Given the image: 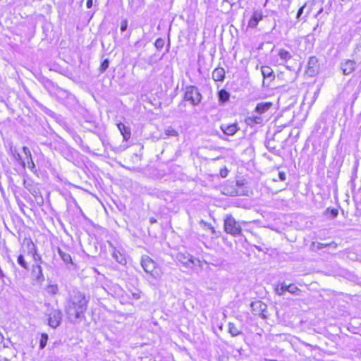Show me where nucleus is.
<instances>
[{
	"label": "nucleus",
	"mask_w": 361,
	"mask_h": 361,
	"mask_svg": "<svg viewBox=\"0 0 361 361\" xmlns=\"http://www.w3.org/2000/svg\"><path fill=\"white\" fill-rule=\"evenodd\" d=\"M155 45L157 47H160L163 45V41L161 39H157L155 42Z\"/></svg>",
	"instance_id": "obj_40"
},
{
	"label": "nucleus",
	"mask_w": 361,
	"mask_h": 361,
	"mask_svg": "<svg viewBox=\"0 0 361 361\" xmlns=\"http://www.w3.org/2000/svg\"><path fill=\"white\" fill-rule=\"evenodd\" d=\"M225 231L232 235L241 234L242 228L239 222H237L232 216H227L224 220Z\"/></svg>",
	"instance_id": "obj_3"
},
{
	"label": "nucleus",
	"mask_w": 361,
	"mask_h": 361,
	"mask_svg": "<svg viewBox=\"0 0 361 361\" xmlns=\"http://www.w3.org/2000/svg\"><path fill=\"white\" fill-rule=\"evenodd\" d=\"M88 300L80 291H73L70 295L65 308V312L71 322H76L87 310Z\"/></svg>",
	"instance_id": "obj_1"
},
{
	"label": "nucleus",
	"mask_w": 361,
	"mask_h": 361,
	"mask_svg": "<svg viewBox=\"0 0 361 361\" xmlns=\"http://www.w3.org/2000/svg\"><path fill=\"white\" fill-rule=\"evenodd\" d=\"M338 214V212L337 209H331V214L332 217H334V218L336 217Z\"/></svg>",
	"instance_id": "obj_39"
},
{
	"label": "nucleus",
	"mask_w": 361,
	"mask_h": 361,
	"mask_svg": "<svg viewBox=\"0 0 361 361\" xmlns=\"http://www.w3.org/2000/svg\"><path fill=\"white\" fill-rule=\"evenodd\" d=\"M46 291L49 295H54L57 294L59 291V287L56 284H49L46 287Z\"/></svg>",
	"instance_id": "obj_24"
},
{
	"label": "nucleus",
	"mask_w": 361,
	"mask_h": 361,
	"mask_svg": "<svg viewBox=\"0 0 361 361\" xmlns=\"http://www.w3.org/2000/svg\"><path fill=\"white\" fill-rule=\"evenodd\" d=\"M48 319V324L50 327L56 329L58 327L62 321V312L58 308H54L47 305V309L45 312Z\"/></svg>",
	"instance_id": "obj_2"
},
{
	"label": "nucleus",
	"mask_w": 361,
	"mask_h": 361,
	"mask_svg": "<svg viewBox=\"0 0 361 361\" xmlns=\"http://www.w3.org/2000/svg\"><path fill=\"white\" fill-rule=\"evenodd\" d=\"M318 60L315 56H311L309 59L308 63H307V73L313 76L315 74H317L318 71V66H317Z\"/></svg>",
	"instance_id": "obj_10"
},
{
	"label": "nucleus",
	"mask_w": 361,
	"mask_h": 361,
	"mask_svg": "<svg viewBox=\"0 0 361 361\" xmlns=\"http://www.w3.org/2000/svg\"><path fill=\"white\" fill-rule=\"evenodd\" d=\"M11 154L13 159L18 161L23 168H25L26 162L22 159L21 155L16 148L11 147Z\"/></svg>",
	"instance_id": "obj_18"
},
{
	"label": "nucleus",
	"mask_w": 361,
	"mask_h": 361,
	"mask_svg": "<svg viewBox=\"0 0 361 361\" xmlns=\"http://www.w3.org/2000/svg\"><path fill=\"white\" fill-rule=\"evenodd\" d=\"M93 0H87L86 6L87 8H90L92 6Z\"/></svg>",
	"instance_id": "obj_41"
},
{
	"label": "nucleus",
	"mask_w": 361,
	"mask_h": 361,
	"mask_svg": "<svg viewBox=\"0 0 361 361\" xmlns=\"http://www.w3.org/2000/svg\"><path fill=\"white\" fill-rule=\"evenodd\" d=\"M32 276L38 282L44 281V277L42 273V268L38 263L32 265Z\"/></svg>",
	"instance_id": "obj_12"
},
{
	"label": "nucleus",
	"mask_w": 361,
	"mask_h": 361,
	"mask_svg": "<svg viewBox=\"0 0 361 361\" xmlns=\"http://www.w3.org/2000/svg\"><path fill=\"white\" fill-rule=\"evenodd\" d=\"M109 67V61L105 59L101 64L100 69L102 72L105 71Z\"/></svg>",
	"instance_id": "obj_35"
},
{
	"label": "nucleus",
	"mask_w": 361,
	"mask_h": 361,
	"mask_svg": "<svg viewBox=\"0 0 361 361\" xmlns=\"http://www.w3.org/2000/svg\"><path fill=\"white\" fill-rule=\"evenodd\" d=\"M279 54V57L281 58V59H282V60H283L285 61L290 59L291 57H292L291 54H290V52L286 51V50H285V49H280L279 51V54Z\"/></svg>",
	"instance_id": "obj_26"
},
{
	"label": "nucleus",
	"mask_w": 361,
	"mask_h": 361,
	"mask_svg": "<svg viewBox=\"0 0 361 361\" xmlns=\"http://www.w3.org/2000/svg\"><path fill=\"white\" fill-rule=\"evenodd\" d=\"M150 222H151L152 224H153V223L156 222V220H155L154 219H153V218H151V219H150Z\"/></svg>",
	"instance_id": "obj_44"
},
{
	"label": "nucleus",
	"mask_w": 361,
	"mask_h": 361,
	"mask_svg": "<svg viewBox=\"0 0 361 361\" xmlns=\"http://www.w3.org/2000/svg\"><path fill=\"white\" fill-rule=\"evenodd\" d=\"M286 290L291 294H296L300 291V289L294 284H290L287 286Z\"/></svg>",
	"instance_id": "obj_28"
},
{
	"label": "nucleus",
	"mask_w": 361,
	"mask_h": 361,
	"mask_svg": "<svg viewBox=\"0 0 361 361\" xmlns=\"http://www.w3.org/2000/svg\"><path fill=\"white\" fill-rule=\"evenodd\" d=\"M358 161H356L353 166V171H352V176H351V180H350V183H351V186L352 188H355V179L357 178V171H358Z\"/></svg>",
	"instance_id": "obj_22"
},
{
	"label": "nucleus",
	"mask_w": 361,
	"mask_h": 361,
	"mask_svg": "<svg viewBox=\"0 0 361 361\" xmlns=\"http://www.w3.org/2000/svg\"><path fill=\"white\" fill-rule=\"evenodd\" d=\"M262 12L259 10L255 11L248 22V27L251 28H255L257 26L259 22L262 20Z\"/></svg>",
	"instance_id": "obj_9"
},
{
	"label": "nucleus",
	"mask_w": 361,
	"mask_h": 361,
	"mask_svg": "<svg viewBox=\"0 0 361 361\" xmlns=\"http://www.w3.org/2000/svg\"><path fill=\"white\" fill-rule=\"evenodd\" d=\"M225 71L223 68H216L212 73V78L216 81H222L224 79Z\"/></svg>",
	"instance_id": "obj_19"
},
{
	"label": "nucleus",
	"mask_w": 361,
	"mask_h": 361,
	"mask_svg": "<svg viewBox=\"0 0 361 361\" xmlns=\"http://www.w3.org/2000/svg\"><path fill=\"white\" fill-rule=\"evenodd\" d=\"M128 20L123 19L121 23V31L124 32L127 30L128 27Z\"/></svg>",
	"instance_id": "obj_34"
},
{
	"label": "nucleus",
	"mask_w": 361,
	"mask_h": 361,
	"mask_svg": "<svg viewBox=\"0 0 361 361\" xmlns=\"http://www.w3.org/2000/svg\"><path fill=\"white\" fill-rule=\"evenodd\" d=\"M184 99L190 102L193 106L198 105L202 99V95L197 87L195 86H188L185 88Z\"/></svg>",
	"instance_id": "obj_4"
},
{
	"label": "nucleus",
	"mask_w": 361,
	"mask_h": 361,
	"mask_svg": "<svg viewBox=\"0 0 361 361\" xmlns=\"http://www.w3.org/2000/svg\"><path fill=\"white\" fill-rule=\"evenodd\" d=\"M130 7L137 6L143 0H128Z\"/></svg>",
	"instance_id": "obj_32"
},
{
	"label": "nucleus",
	"mask_w": 361,
	"mask_h": 361,
	"mask_svg": "<svg viewBox=\"0 0 361 361\" xmlns=\"http://www.w3.org/2000/svg\"><path fill=\"white\" fill-rule=\"evenodd\" d=\"M286 288H287V285L285 284L284 283H282L281 285V286H278L276 288V291L278 295H282L285 291H287L286 290Z\"/></svg>",
	"instance_id": "obj_31"
},
{
	"label": "nucleus",
	"mask_w": 361,
	"mask_h": 361,
	"mask_svg": "<svg viewBox=\"0 0 361 361\" xmlns=\"http://www.w3.org/2000/svg\"><path fill=\"white\" fill-rule=\"evenodd\" d=\"M18 264L24 268L25 269L27 270L29 269L28 264L25 261L23 255L20 254L17 259Z\"/></svg>",
	"instance_id": "obj_27"
},
{
	"label": "nucleus",
	"mask_w": 361,
	"mask_h": 361,
	"mask_svg": "<svg viewBox=\"0 0 361 361\" xmlns=\"http://www.w3.org/2000/svg\"><path fill=\"white\" fill-rule=\"evenodd\" d=\"M261 72L264 78H274L273 71L271 67L263 66L261 67Z\"/></svg>",
	"instance_id": "obj_20"
},
{
	"label": "nucleus",
	"mask_w": 361,
	"mask_h": 361,
	"mask_svg": "<svg viewBox=\"0 0 361 361\" xmlns=\"http://www.w3.org/2000/svg\"><path fill=\"white\" fill-rule=\"evenodd\" d=\"M141 264L147 273L150 274L151 276L155 279L158 278L159 275L156 271H154L155 268V263L151 258L149 257H143L142 259Z\"/></svg>",
	"instance_id": "obj_6"
},
{
	"label": "nucleus",
	"mask_w": 361,
	"mask_h": 361,
	"mask_svg": "<svg viewBox=\"0 0 361 361\" xmlns=\"http://www.w3.org/2000/svg\"><path fill=\"white\" fill-rule=\"evenodd\" d=\"M278 176H279V180L281 181L285 180L286 178V176L284 172H279Z\"/></svg>",
	"instance_id": "obj_37"
},
{
	"label": "nucleus",
	"mask_w": 361,
	"mask_h": 361,
	"mask_svg": "<svg viewBox=\"0 0 361 361\" xmlns=\"http://www.w3.org/2000/svg\"><path fill=\"white\" fill-rule=\"evenodd\" d=\"M178 260L181 262L184 266L193 268L195 267H200L201 262L197 258L193 257L188 253L179 252L177 255Z\"/></svg>",
	"instance_id": "obj_5"
},
{
	"label": "nucleus",
	"mask_w": 361,
	"mask_h": 361,
	"mask_svg": "<svg viewBox=\"0 0 361 361\" xmlns=\"http://www.w3.org/2000/svg\"><path fill=\"white\" fill-rule=\"evenodd\" d=\"M165 135L167 136H178V133L172 127H169L165 130Z\"/></svg>",
	"instance_id": "obj_30"
},
{
	"label": "nucleus",
	"mask_w": 361,
	"mask_h": 361,
	"mask_svg": "<svg viewBox=\"0 0 361 361\" xmlns=\"http://www.w3.org/2000/svg\"><path fill=\"white\" fill-rule=\"evenodd\" d=\"M23 152L25 156V159L27 160V164L28 169L33 173H36V166L32 160V154L30 149L27 147L24 146L23 147Z\"/></svg>",
	"instance_id": "obj_8"
},
{
	"label": "nucleus",
	"mask_w": 361,
	"mask_h": 361,
	"mask_svg": "<svg viewBox=\"0 0 361 361\" xmlns=\"http://www.w3.org/2000/svg\"><path fill=\"white\" fill-rule=\"evenodd\" d=\"M48 341V335L47 334H42L40 338V342H39V348L41 349H43L47 343Z\"/></svg>",
	"instance_id": "obj_29"
},
{
	"label": "nucleus",
	"mask_w": 361,
	"mask_h": 361,
	"mask_svg": "<svg viewBox=\"0 0 361 361\" xmlns=\"http://www.w3.org/2000/svg\"><path fill=\"white\" fill-rule=\"evenodd\" d=\"M113 258L119 264L124 265L126 264L127 260L125 255L120 251L117 250L115 247H113L112 250Z\"/></svg>",
	"instance_id": "obj_15"
},
{
	"label": "nucleus",
	"mask_w": 361,
	"mask_h": 361,
	"mask_svg": "<svg viewBox=\"0 0 361 361\" xmlns=\"http://www.w3.org/2000/svg\"><path fill=\"white\" fill-rule=\"evenodd\" d=\"M228 331L232 336H237L241 334V331H239L233 323L228 324Z\"/></svg>",
	"instance_id": "obj_25"
},
{
	"label": "nucleus",
	"mask_w": 361,
	"mask_h": 361,
	"mask_svg": "<svg viewBox=\"0 0 361 361\" xmlns=\"http://www.w3.org/2000/svg\"><path fill=\"white\" fill-rule=\"evenodd\" d=\"M341 1H342L343 2H345V3L350 1V0H341Z\"/></svg>",
	"instance_id": "obj_45"
},
{
	"label": "nucleus",
	"mask_w": 361,
	"mask_h": 361,
	"mask_svg": "<svg viewBox=\"0 0 361 361\" xmlns=\"http://www.w3.org/2000/svg\"><path fill=\"white\" fill-rule=\"evenodd\" d=\"M27 247L28 252L32 255L33 260L36 262H42V257L39 254H37L35 245L33 244L32 241H29L27 243Z\"/></svg>",
	"instance_id": "obj_16"
},
{
	"label": "nucleus",
	"mask_w": 361,
	"mask_h": 361,
	"mask_svg": "<svg viewBox=\"0 0 361 361\" xmlns=\"http://www.w3.org/2000/svg\"><path fill=\"white\" fill-rule=\"evenodd\" d=\"M306 4H304L302 7H300L298 11V13H297V18L299 19L302 15V13H303V11H304V8L305 7Z\"/></svg>",
	"instance_id": "obj_36"
},
{
	"label": "nucleus",
	"mask_w": 361,
	"mask_h": 361,
	"mask_svg": "<svg viewBox=\"0 0 361 361\" xmlns=\"http://www.w3.org/2000/svg\"><path fill=\"white\" fill-rule=\"evenodd\" d=\"M117 127L123 135V140L128 141L131 135L130 129L129 127L126 126L125 124L122 123H119L117 124Z\"/></svg>",
	"instance_id": "obj_14"
},
{
	"label": "nucleus",
	"mask_w": 361,
	"mask_h": 361,
	"mask_svg": "<svg viewBox=\"0 0 361 361\" xmlns=\"http://www.w3.org/2000/svg\"><path fill=\"white\" fill-rule=\"evenodd\" d=\"M219 99L221 102L224 103L228 101L230 98V94L226 91L225 90H221L219 92L218 94Z\"/></svg>",
	"instance_id": "obj_23"
},
{
	"label": "nucleus",
	"mask_w": 361,
	"mask_h": 361,
	"mask_svg": "<svg viewBox=\"0 0 361 361\" xmlns=\"http://www.w3.org/2000/svg\"><path fill=\"white\" fill-rule=\"evenodd\" d=\"M327 246H331L333 248H336L337 247V244L335 243L334 242H332L329 244H324V243L318 244V248H323V247H326Z\"/></svg>",
	"instance_id": "obj_33"
},
{
	"label": "nucleus",
	"mask_w": 361,
	"mask_h": 361,
	"mask_svg": "<svg viewBox=\"0 0 361 361\" xmlns=\"http://www.w3.org/2000/svg\"><path fill=\"white\" fill-rule=\"evenodd\" d=\"M221 130L224 133V134L227 135H233L238 130V127L236 124H231L229 126H221Z\"/></svg>",
	"instance_id": "obj_17"
},
{
	"label": "nucleus",
	"mask_w": 361,
	"mask_h": 361,
	"mask_svg": "<svg viewBox=\"0 0 361 361\" xmlns=\"http://www.w3.org/2000/svg\"><path fill=\"white\" fill-rule=\"evenodd\" d=\"M264 121V117L260 115H252L245 119V123L247 126L254 127L257 124H261Z\"/></svg>",
	"instance_id": "obj_13"
},
{
	"label": "nucleus",
	"mask_w": 361,
	"mask_h": 361,
	"mask_svg": "<svg viewBox=\"0 0 361 361\" xmlns=\"http://www.w3.org/2000/svg\"><path fill=\"white\" fill-rule=\"evenodd\" d=\"M58 252L65 263H72V259L70 254L63 251L61 248L58 249Z\"/></svg>",
	"instance_id": "obj_21"
},
{
	"label": "nucleus",
	"mask_w": 361,
	"mask_h": 361,
	"mask_svg": "<svg viewBox=\"0 0 361 361\" xmlns=\"http://www.w3.org/2000/svg\"><path fill=\"white\" fill-rule=\"evenodd\" d=\"M227 174H228V171L226 169L221 170L220 175L221 177L225 178V177H226Z\"/></svg>",
	"instance_id": "obj_38"
},
{
	"label": "nucleus",
	"mask_w": 361,
	"mask_h": 361,
	"mask_svg": "<svg viewBox=\"0 0 361 361\" xmlns=\"http://www.w3.org/2000/svg\"><path fill=\"white\" fill-rule=\"evenodd\" d=\"M4 341V337L3 336L0 334V343H2Z\"/></svg>",
	"instance_id": "obj_43"
},
{
	"label": "nucleus",
	"mask_w": 361,
	"mask_h": 361,
	"mask_svg": "<svg viewBox=\"0 0 361 361\" xmlns=\"http://www.w3.org/2000/svg\"><path fill=\"white\" fill-rule=\"evenodd\" d=\"M341 68L343 75H349L352 73L356 68V63L352 60H345L341 63Z\"/></svg>",
	"instance_id": "obj_7"
},
{
	"label": "nucleus",
	"mask_w": 361,
	"mask_h": 361,
	"mask_svg": "<svg viewBox=\"0 0 361 361\" xmlns=\"http://www.w3.org/2000/svg\"><path fill=\"white\" fill-rule=\"evenodd\" d=\"M223 1L228 3L231 6H233L235 4V0H223Z\"/></svg>",
	"instance_id": "obj_42"
},
{
	"label": "nucleus",
	"mask_w": 361,
	"mask_h": 361,
	"mask_svg": "<svg viewBox=\"0 0 361 361\" xmlns=\"http://www.w3.org/2000/svg\"><path fill=\"white\" fill-rule=\"evenodd\" d=\"M273 106V104L269 102H262L257 104L255 112L257 114L263 115L267 112Z\"/></svg>",
	"instance_id": "obj_11"
}]
</instances>
